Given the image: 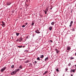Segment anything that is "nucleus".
<instances>
[{
	"label": "nucleus",
	"mask_w": 76,
	"mask_h": 76,
	"mask_svg": "<svg viewBox=\"0 0 76 76\" xmlns=\"http://www.w3.org/2000/svg\"><path fill=\"white\" fill-rule=\"evenodd\" d=\"M2 25H4V26H5V23H4L3 21H2Z\"/></svg>",
	"instance_id": "ddd939ff"
},
{
	"label": "nucleus",
	"mask_w": 76,
	"mask_h": 76,
	"mask_svg": "<svg viewBox=\"0 0 76 76\" xmlns=\"http://www.w3.org/2000/svg\"><path fill=\"white\" fill-rule=\"evenodd\" d=\"M48 8H49V7H46V11H47H47H48Z\"/></svg>",
	"instance_id": "f8f14e48"
},
{
	"label": "nucleus",
	"mask_w": 76,
	"mask_h": 76,
	"mask_svg": "<svg viewBox=\"0 0 76 76\" xmlns=\"http://www.w3.org/2000/svg\"><path fill=\"white\" fill-rule=\"evenodd\" d=\"M71 65V63H69L68 64V66H70V65Z\"/></svg>",
	"instance_id": "393cba45"
},
{
	"label": "nucleus",
	"mask_w": 76,
	"mask_h": 76,
	"mask_svg": "<svg viewBox=\"0 0 76 76\" xmlns=\"http://www.w3.org/2000/svg\"><path fill=\"white\" fill-rule=\"evenodd\" d=\"M18 39L19 42H21V41H23V39H22V38L20 37V38H19Z\"/></svg>",
	"instance_id": "7ed1b4c3"
},
{
	"label": "nucleus",
	"mask_w": 76,
	"mask_h": 76,
	"mask_svg": "<svg viewBox=\"0 0 76 76\" xmlns=\"http://www.w3.org/2000/svg\"><path fill=\"white\" fill-rule=\"evenodd\" d=\"M7 4L9 6V5H10L11 4V2H9L8 3H7Z\"/></svg>",
	"instance_id": "2eb2a0df"
},
{
	"label": "nucleus",
	"mask_w": 76,
	"mask_h": 76,
	"mask_svg": "<svg viewBox=\"0 0 76 76\" xmlns=\"http://www.w3.org/2000/svg\"><path fill=\"white\" fill-rule=\"evenodd\" d=\"M28 2V0H26V2Z\"/></svg>",
	"instance_id": "c9c22d12"
},
{
	"label": "nucleus",
	"mask_w": 76,
	"mask_h": 76,
	"mask_svg": "<svg viewBox=\"0 0 76 76\" xmlns=\"http://www.w3.org/2000/svg\"><path fill=\"white\" fill-rule=\"evenodd\" d=\"M14 65H12L11 66V68H12V69H13V68H14Z\"/></svg>",
	"instance_id": "4be33fe9"
},
{
	"label": "nucleus",
	"mask_w": 76,
	"mask_h": 76,
	"mask_svg": "<svg viewBox=\"0 0 76 76\" xmlns=\"http://www.w3.org/2000/svg\"><path fill=\"white\" fill-rule=\"evenodd\" d=\"M50 9L51 10L52 9V7L50 8Z\"/></svg>",
	"instance_id": "ea45409f"
},
{
	"label": "nucleus",
	"mask_w": 76,
	"mask_h": 76,
	"mask_svg": "<svg viewBox=\"0 0 76 76\" xmlns=\"http://www.w3.org/2000/svg\"><path fill=\"white\" fill-rule=\"evenodd\" d=\"M67 53H68V52L67 51Z\"/></svg>",
	"instance_id": "49530a36"
},
{
	"label": "nucleus",
	"mask_w": 76,
	"mask_h": 76,
	"mask_svg": "<svg viewBox=\"0 0 76 76\" xmlns=\"http://www.w3.org/2000/svg\"><path fill=\"white\" fill-rule=\"evenodd\" d=\"M57 50V51H58V50Z\"/></svg>",
	"instance_id": "a18cd8bd"
},
{
	"label": "nucleus",
	"mask_w": 76,
	"mask_h": 76,
	"mask_svg": "<svg viewBox=\"0 0 76 76\" xmlns=\"http://www.w3.org/2000/svg\"><path fill=\"white\" fill-rule=\"evenodd\" d=\"M56 72H59V70H58V69H56Z\"/></svg>",
	"instance_id": "5701e85b"
},
{
	"label": "nucleus",
	"mask_w": 76,
	"mask_h": 76,
	"mask_svg": "<svg viewBox=\"0 0 76 76\" xmlns=\"http://www.w3.org/2000/svg\"><path fill=\"white\" fill-rule=\"evenodd\" d=\"M23 48H24V47H25V46H23Z\"/></svg>",
	"instance_id": "a19ab883"
},
{
	"label": "nucleus",
	"mask_w": 76,
	"mask_h": 76,
	"mask_svg": "<svg viewBox=\"0 0 76 76\" xmlns=\"http://www.w3.org/2000/svg\"><path fill=\"white\" fill-rule=\"evenodd\" d=\"M72 31H75V28H72Z\"/></svg>",
	"instance_id": "c85d7f7f"
},
{
	"label": "nucleus",
	"mask_w": 76,
	"mask_h": 76,
	"mask_svg": "<svg viewBox=\"0 0 76 76\" xmlns=\"http://www.w3.org/2000/svg\"><path fill=\"white\" fill-rule=\"evenodd\" d=\"M70 72H71V73H72V72H73V73H75V69H71L70 70Z\"/></svg>",
	"instance_id": "39448f33"
},
{
	"label": "nucleus",
	"mask_w": 76,
	"mask_h": 76,
	"mask_svg": "<svg viewBox=\"0 0 76 76\" xmlns=\"http://www.w3.org/2000/svg\"><path fill=\"white\" fill-rule=\"evenodd\" d=\"M25 25H23L22 26V27H23V28H24L25 27Z\"/></svg>",
	"instance_id": "bb28decb"
},
{
	"label": "nucleus",
	"mask_w": 76,
	"mask_h": 76,
	"mask_svg": "<svg viewBox=\"0 0 76 76\" xmlns=\"http://www.w3.org/2000/svg\"><path fill=\"white\" fill-rule=\"evenodd\" d=\"M35 32L37 34H39V33H40V32H39V30L38 29L35 31Z\"/></svg>",
	"instance_id": "423d86ee"
},
{
	"label": "nucleus",
	"mask_w": 76,
	"mask_h": 76,
	"mask_svg": "<svg viewBox=\"0 0 76 76\" xmlns=\"http://www.w3.org/2000/svg\"><path fill=\"white\" fill-rule=\"evenodd\" d=\"M34 23H34V21H32V23H31V26H33L34 25Z\"/></svg>",
	"instance_id": "0eeeda50"
},
{
	"label": "nucleus",
	"mask_w": 76,
	"mask_h": 76,
	"mask_svg": "<svg viewBox=\"0 0 76 76\" xmlns=\"http://www.w3.org/2000/svg\"><path fill=\"white\" fill-rule=\"evenodd\" d=\"M25 41H26V39H25Z\"/></svg>",
	"instance_id": "c03bdc74"
},
{
	"label": "nucleus",
	"mask_w": 76,
	"mask_h": 76,
	"mask_svg": "<svg viewBox=\"0 0 76 76\" xmlns=\"http://www.w3.org/2000/svg\"><path fill=\"white\" fill-rule=\"evenodd\" d=\"M31 61L30 60H27L26 61H25V63H29L30 61Z\"/></svg>",
	"instance_id": "20e7f679"
},
{
	"label": "nucleus",
	"mask_w": 76,
	"mask_h": 76,
	"mask_svg": "<svg viewBox=\"0 0 76 76\" xmlns=\"http://www.w3.org/2000/svg\"><path fill=\"white\" fill-rule=\"evenodd\" d=\"M48 71H45V72L44 73V75H45V74H47V73H48Z\"/></svg>",
	"instance_id": "6ab92c4d"
},
{
	"label": "nucleus",
	"mask_w": 76,
	"mask_h": 76,
	"mask_svg": "<svg viewBox=\"0 0 76 76\" xmlns=\"http://www.w3.org/2000/svg\"><path fill=\"white\" fill-rule=\"evenodd\" d=\"M74 57H71L70 59V60H72V59H74Z\"/></svg>",
	"instance_id": "412c9836"
},
{
	"label": "nucleus",
	"mask_w": 76,
	"mask_h": 76,
	"mask_svg": "<svg viewBox=\"0 0 76 76\" xmlns=\"http://www.w3.org/2000/svg\"><path fill=\"white\" fill-rule=\"evenodd\" d=\"M19 34H20L19 33H16V35L17 36H19Z\"/></svg>",
	"instance_id": "a211bd4d"
},
{
	"label": "nucleus",
	"mask_w": 76,
	"mask_h": 76,
	"mask_svg": "<svg viewBox=\"0 0 76 76\" xmlns=\"http://www.w3.org/2000/svg\"><path fill=\"white\" fill-rule=\"evenodd\" d=\"M28 23H26V25H28Z\"/></svg>",
	"instance_id": "72a5a7b5"
},
{
	"label": "nucleus",
	"mask_w": 76,
	"mask_h": 76,
	"mask_svg": "<svg viewBox=\"0 0 76 76\" xmlns=\"http://www.w3.org/2000/svg\"><path fill=\"white\" fill-rule=\"evenodd\" d=\"M35 63H37V62L36 61H34Z\"/></svg>",
	"instance_id": "f704fd0d"
},
{
	"label": "nucleus",
	"mask_w": 76,
	"mask_h": 76,
	"mask_svg": "<svg viewBox=\"0 0 76 76\" xmlns=\"http://www.w3.org/2000/svg\"><path fill=\"white\" fill-rule=\"evenodd\" d=\"M71 76H73V74H71Z\"/></svg>",
	"instance_id": "4c0bfd02"
},
{
	"label": "nucleus",
	"mask_w": 76,
	"mask_h": 76,
	"mask_svg": "<svg viewBox=\"0 0 76 76\" xmlns=\"http://www.w3.org/2000/svg\"><path fill=\"white\" fill-rule=\"evenodd\" d=\"M1 25H2L1 24Z\"/></svg>",
	"instance_id": "37998d69"
},
{
	"label": "nucleus",
	"mask_w": 76,
	"mask_h": 76,
	"mask_svg": "<svg viewBox=\"0 0 76 76\" xmlns=\"http://www.w3.org/2000/svg\"><path fill=\"white\" fill-rule=\"evenodd\" d=\"M44 56L43 55H41L40 56V57L41 58H44Z\"/></svg>",
	"instance_id": "9d476101"
},
{
	"label": "nucleus",
	"mask_w": 76,
	"mask_h": 76,
	"mask_svg": "<svg viewBox=\"0 0 76 76\" xmlns=\"http://www.w3.org/2000/svg\"><path fill=\"white\" fill-rule=\"evenodd\" d=\"M19 68L20 69H22V65H21L19 66Z\"/></svg>",
	"instance_id": "f3484780"
},
{
	"label": "nucleus",
	"mask_w": 76,
	"mask_h": 76,
	"mask_svg": "<svg viewBox=\"0 0 76 76\" xmlns=\"http://www.w3.org/2000/svg\"><path fill=\"white\" fill-rule=\"evenodd\" d=\"M49 29L50 31H51V30L53 29V27H52V26L49 27Z\"/></svg>",
	"instance_id": "1a4fd4ad"
},
{
	"label": "nucleus",
	"mask_w": 76,
	"mask_h": 76,
	"mask_svg": "<svg viewBox=\"0 0 76 76\" xmlns=\"http://www.w3.org/2000/svg\"><path fill=\"white\" fill-rule=\"evenodd\" d=\"M72 24H70V25H69L70 27H71V26H72Z\"/></svg>",
	"instance_id": "473e14b6"
},
{
	"label": "nucleus",
	"mask_w": 76,
	"mask_h": 76,
	"mask_svg": "<svg viewBox=\"0 0 76 76\" xmlns=\"http://www.w3.org/2000/svg\"><path fill=\"white\" fill-rule=\"evenodd\" d=\"M70 24H71V25H72V24H73V21H72L71 22Z\"/></svg>",
	"instance_id": "b1692460"
},
{
	"label": "nucleus",
	"mask_w": 76,
	"mask_h": 76,
	"mask_svg": "<svg viewBox=\"0 0 76 76\" xmlns=\"http://www.w3.org/2000/svg\"><path fill=\"white\" fill-rule=\"evenodd\" d=\"M28 37H29V36H27L26 37V38L28 39Z\"/></svg>",
	"instance_id": "2f4dec72"
},
{
	"label": "nucleus",
	"mask_w": 76,
	"mask_h": 76,
	"mask_svg": "<svg viewBox=\"0 0 76 76\" xmlns=\"http://www.w3.org/2000/svg\"><path fill=\"white\" fill-rule=\"evenodd\" d=\"M7 68L6 66L3 67V68L1 69L0 70L1 72H4V70H5Z\"/></svg>",
	"instance_id": "f03ea898"
},
{
	"label": "nucleus",
	"mask_w": 76,
	"mask_h": 76,
	"mask_svg": "<svg viewBox=\"0 0 76 76\" xmlns=\"http://www.w3.org/2000/svg\"><path fill=\"white\" fill-rule=\"evenodd\" d=\"M2 26H3V27H4V25H3L2 24Z\"/></svg>",
	"instance_id": "58836bf2"
},
{
	"label": "nucleus",
	"mask_w": 76,
	"mask_h": 76,
	"mask_svg": "<svg viewBox=\"0 0 76 76\" xmlns=\"http://www.w3.org/2000/svg\"><path fill=\"white\" fill-rule=\"evenodd\" d=\"M55 23V22H54L53 21L51 23V25H54Z\"/></svg>",
	"instance_id": "4468645a"
},
{
	"label": "nucleus",
	"mask_w": 76,
	"mask_h": 76,
	"mask_svg": "<svg viewBox=\"0 0 76 76\" xmlns=\"http://www.w3.org/2000/svg\"><path fill=\"white\" fill-rule=\"evenodd\" d=\"M75 70H76V69H75Z\"/></svg>",
	"instance_id": "de8ad7c7"
},
{
	"label": "nucleus",
	"mask_w": 76,
	"mask_h": 76,
	"mask_svg": "<svg viewBox=\"0 0 76 76\" xmlns=\"http://www.w3.org/2000/svg\"><path fill=\"white\" fill-rule=\"evenodd\" d=\"M56 52H57V53H58V51H57V50H56Z\"/></svg>",
	"instance_id": "e433bc0d"
},
{
	"label": "nucleus",
	"mask_w": 76,
	"mask_h": 76,
	"mask_svg": "<svg viewBox=\"0 0 76 76\" xmlns=\"http://www.w3.org/2000/svg\"><path fill=\"white\" fill-rule=\"evenodd\" d=\"M16 41H17V42H19V39H18L17 40H16Z\"/></svg>",
	"instance_id": "c756f323"
},
{
	"label": "nucleus",
	"mask_w": 76,
	"mask_h": 76,
	"mask_svg": "<svg viewBox=\"0 0 76 76\" xmlns=\"http://www.w3.org/2000/svg\"><path fill=\"white\" fill-rule=\"evenodd\" d=\"M67 50H70L71 49V48H70V47H67Z\"/></svg>",
	"instance_id": "6e6552de"
},
{
	"label": "nucleus",
	"mask_w": 76,
	"mask_h": 76,
	"mask_svg": "<svg viewBox=\"0 0 76 76\" xmlns=\"http://www.w3.org/2000/svg\"><path fill=\"white\" fill-rule=\"evenodd\" d=\"M50 42H53V41H52V40H50Z\"/></svg>",
	"instance_id": "7c9ffc66"
},
{
	"label": "nucleus",
	"mask_w": 76,
	"mask_h": 76,
	"mask_svg": "<svg viewBox=\"0 0 76 76\" xmlns=\"http://www.w3.org/2000/svg\"><path fill=\"white\" fill-rule=\"evenodd\" d=\"M18 47H19V48H22V46H18Z\"/></svg>",
	"instance_id": "aec40b11"
},
{
	"label": "nucleus",
	"mask_w": 76,
	"mask_h": 76,
	"mask_svg": "<svg viewBox=\"0 0 76 76\" xmlns=\"http://www.w3.org/2000/svg\"><path fill=\"white\" fill-rule=\"evenodd\" d=\"M48 60V57H47L45 59V61H47V60Z\"/></svg>",
	"instance_id": "9b49d317"
},
{
	"label": "nucleus",
	"mask_w": 76,
	"mask_h": 76,
	"mask_svg": "<svg viewBox=\"0 0 76 76\" xmlns=\"http://www.w3.org/2000/svg\"><path fill=\"white\" fill-rule=\"evenodd\" d=\"M47 11H44V12L45 13V14H47Z\"/></svg>",
	"instance_id": "a878e982"
},
{
	"label": "nucleus",
	"mask_w": 76,
	"mask_h": 76,
	"mask_svg": "<svg viewBox=\"0 0 76 76\" xmlns=\"http://www.w3.org/2000/svg\"><path fill=\"white\" fill-rule=\"evenodd\" d=\"M66 71H67L68 70V69L67 68L65 69Z\"/></svg>",
	"instance_id": "cd10ccee"
},
{
	"label": "nucleus",
	"mask_w": 76,
	"mask_h": 76,
	"mask_svg": "<svg viewBox=\"0 0 76 76\" xmlns=\"http://www.w3.org/2000/svg\"><path fill=\"white\" fill-rule=\"evenodd\" d=\"M75 56H76V53H75Z\"/></svg>",
	"instance_id": "79ce46f5"
},
{
	"label": "nucleus",
	"mask_w": 76,
	"mask_h": 76,
	"mask_svg": "<svg viewBox=\"0 0 76 76\" xmlns=\"http://www.w3.org/2000/svg\"><path fill=\"white\" fill-rule=\"evenodd\" d=\"M37 60H40V58H39V57H38V58H37Z\"/></svg>",
	"instance_id": "dca6fc26"
},
{
	"label": "nucleus",
	"mask_w": 76,
	"mask_h": 76,
	"mask_svg": "<svg viewBox=\"0 0 76 76\" xmlns=\"http://www.w3.org/2000/svg\"><path fill=\"white\" fill-rule=\"evenodd\" d=\"M20 70L19 69H15L14 71L12 72L11 73V75H16L17 72H19Z\"/></svg>",
	"instance_id": "f257e3e1"
}]
</instances>
